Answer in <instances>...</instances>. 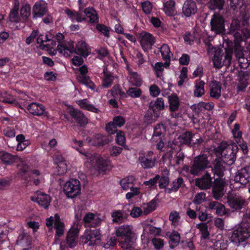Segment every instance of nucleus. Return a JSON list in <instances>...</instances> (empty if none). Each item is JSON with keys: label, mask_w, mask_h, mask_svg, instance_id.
Wrapping results in <instances>:
<instances>
[{"label": "nucleus", "mask_w": 250, "mask_h": 250, "mask_svg": "<svg viewBox=\"0 0 250 250\" xmlns=\"http://www.w3.org/2000/svg\"><path fill=\"white\" fill-rule=\"evenodd\" d=\"M116 235L118 237L119 245L122 248L129 250L133 248L136 235L131 226L124 224L116 228Z\"/></svg>", "instance_id": "obj_1"}, {"label": "nucleus", "mask_w": 250, "mask_h": 250, "mask_svg": "<svg viewBox=\"0 0 250 250\" xmlns=\"http://www.w3.org/2000/svg\"><path fill=\"white\" fill-rule=\"evenodd\" d=\"M59 53L63 54L65 57L70 56L73 53L86 58L90 54L87 44L84 41H79L75 47L73 42H68V45L65 43H61L57 46Z\"/></svg>", "instance_id": "obj_2"}, {"label": "nucleus", "mask_w": 250, "mask_h": 250, "mask_svg": "<svg viewBox=\"0 0 250 250\" xmlns=\"http://www.w3.org/2000/svg\"><path fill=\"white\" fill-rule=\"evenodd\" d=\"M165 108L164 100L157 98L149 103L148 108L144 116L145 122L150 124L155 122L160 117L161 111Z\"/></svg>", "instance_id": "obj_3"}, {"label": "nucleus", "mask_w": 250, "mask_h": 250, "mask_svg": "<svg viewBox=\"0 0 250 250\" xmlns=\"http://www.w3.org/2000/svg\"><path fill=\"white\" fill-rule=\"evenodd\" d=\"M208 158L209 156L205 154L195 157L190 167V174L194 176H200L207 169L209 168L211 166Z\"/></svg>", "instance_id": "obj_4"}, {"label": "nucleus", "mask_w": 250, "mask_h": 250, "mask_svg": "<svg viewBox=\"0 0 250 250\" xmlns=\"http://www.w3.org/2000/svg\"><path fill=\"white\" fill-rule=\"evenodd\" d=\"M217 149L220 153V157L223 158L224 162L227 165H231L235 162L236 153L238 150V147L235 143H233L225 146L221 145L218 146Z\"/></svg>", "instance_id": "obj_5"}, {"label": "nucleus", "mask_w": 250, "mask_h": 250, "mask_svg": "<svg viewBox=\"0 0 250 250\" xmlns=\"http://www.w3.org/2000/svg\"><path fill=\"white\" fill-rule=\"evenodd\" d=\"M233 49L231 48H227L224 53L222 50H216L212 61L213 66L216 68H220L223 65L229 66L231 63Z\"/></svg>", "instance_id": "obj_6"}, {"label": "nucleus", "mask_w": 250, "mask_h": 250, "mask_svg": "<svg viewBox=\"0 0 250 250\" xmlns=\"http://www.w3.org/2000/svg\"><path fill=\"white\" fill-rule=\"evenodd\" d=\"M63 191L68 198H76L81 192V185L80 181L75 178H70L64 184Z\"/></svg>", "instance_id": "obj_7"}, {"label": "nucleus", "mask_w": 250, "mask_h": 250, "mask_svg": "<svg viewBox=\"0 0 250 250\" xmlns=\"http://www.w3.org/2000/svg\"><path fill=\"white\" fill-rule=\"evenodd\" d=\"M240 29L241 21L238 19H233L227 33L233 36V42H230L231 43H234V45L236 47L240 46V43L242 41V36L239 32Z\"/></svg>", "instance_id": "obj_8"}, {"label": "nucleus", "mask_w": 250, "mask_h": 250, "mask_svg": "<svg viewBox=\"0 0 250 250\" xmlns=\"http://www.w3.org/2000/svg\"><path fill=\"white\" fill-rule=\"evenodd\" d=\"M225 20L219 14H214L210 21L211 30L216 34H223L225 31Z\"/></svg>", "instance_id": "obj_9"}, {"label": "nucleus", "mask_w": 250, "mask_h": 250, "mask_svg": "<svg viewBox=\"0 0 250 250\" xmlns=\"http://www.w3.org/2000/svg\"><path fill=\"white\" fill-rule=\"evenodd\" d=\"M250 236V230L249 229L239 227L233 231L230 240L233 243L238 245L241 243L246 241Z\"/></svg>", "instance_id": "obj_10"}, {"label": "nucleus", "mask_w": 250, "mask_h": 250, "mask_svg": "<svg viewBox=\"0 0 250 250\" xmlns=\"http://www.w3.org/2000/svg\"><path fill=\"white\" fill-rule=\"evenodd\" d=\"M139 38L141 47L146 52L152 49L156 42L155 37L151 33L144 31L140 34Z\"/></svg>", "instance_id": "obj_11"}, {"label": "nucleus", "mask_w": 250, "mask_h": 250, "mask_svg": "<svg viewBox=\"0 0 250 250\" xmlns=\"http://www.w3.org/2000/svg\"><path fill=\"white\" fill-rule=\"evenodd\" d=\"M27 109L33 116H43L47 118L49 117V112L46 110L44 106L41 104L32 102L27 106Z\"/></svg>", "instance_id": "obj_12"}, {"label": "nucleus", "mask_w": 250, "mask_h": 250, "mask_svg": "<svg viewBox=\"0 0 250 250\" xmlns=\"http://www.w3.org/2000/svg\"><path fill=\"white\" fill-rule=\"evenodd\" d=\"M125 123V120L124 117L120 115L115 116L112 122H109L106 125L105 131L109 134H114L118 131L117 127H122Z\"/></svg>", "instance_id": "obj_13"}, {"label": "nucleus", "mask_w": 250, "mask_h": 250, "mask_svg": "<svg viewBox=\"0 0 250 250\" xmlns=\"http://www.w3.org/2000/svg\"><path fill=\"white\" fill-rule=\"evenodd\" d=\"M154 152L148 151L145 156H140L138 160L141 167L144 169H149L153 167L156 162L155 157L153 156Z\"/></svg>", "instance_id": "obj_14"}, {"label": "nucleus", "mask_w": 250, "mask_h": 250, "mask_svg": "<svg viewBox=\"0 0 250 250\" xmlns=\"http://www.w3.org/2000/svg\"><path fill=\"white\" fill-rule=\"evenodd\" d=\"M69 115L71 117L73 122L77 124L79 126L85 127L88 123L87 117L80 110L73 109L69 111Z\"/></svg>", "instance_id": "obj_15"}, {"label": "nucleus", "mask_w": 250, "mask_h": 250, "mask_svg": "<svg viewBox=\"0 0 250 250\" xmlns=\"http://www.w3.org/2000/svg\"><path fill=\"white\" fill-rule=\"evenodd\" d=\"M225 183L221 178L214 179L212 184V193L213 197L216 200L222 198L224 195Z\"/></svg>", "instance_id": "obj_16"}, {"label": "nucleus", "mask_w": 250, "mask_h": 250, "mask_svg": "<svg viewBox=\"0 0 250 250\" xmlns=\"http://www.w3.org/2000/svg\"><path fill=\"white\" fill-rule=\"evenodd\" d=\"M234 180L242 185H250V166L238 170L234 177Z\"/></svg>", "instance_id": "obj_17"}, {"label": "nucleus", "mask_w": 250, "mask_h": 250, "mask_svg": "<svg viewBox=\"0 0 250 250\" xmlns=\"http://www.w3.org/2000/svg\"><path fill=\"white\" fill-rule=\"evenodd\" d=\"M85 243L88 245L93 246L96 244L97 241L101 239V234L100 229H86L84 233Z\"/></svg>", "instance_id": "obj_18"}, {"label": "nucleus", "mask_w": 250, "mask_h": 250, "mask_svg": "<svg viewBox=\"0 0 250 250\" xmlns=\"http://www.w3.org/2000/svg\"><path fill=\"white\" fill-rule=\"evenodd\" d=\"M196 3L193 0H186L182 7L183 17L189 18L197 12Z\"/></svg>", "instance_id": "obj_19"}, {"label": "nucleus", "mask_w": 250, "mask_h": 250, "mask_svg": "<svg viewBox=\"0 0 250 250\" xmlns=\"http://www.w3.org/2000/svg\"><path fill=\"white\" fill-rule=\"evenodd\" d=\"M102 221L99 215L92 212H88L85 214L82 222H83L85 226L96 228L100 226Z\"/></svg>", "instance_id": "obj_20"}, {"label": "nucleus", "mask_w": 250, "mask_h": 250, "mask_svg": "<svg viewBox=\"0 0 250 250\" xmlns=\"http://www.w3.org/2000/svg\"><path fill=\"white\" fill-rule=\"evenodd\" d=\"M47 12V3L42 1H37L33 6V19L42 18Z\"/></svg>", "instance_id": "obj_21"}, {"label": "nucleus", "mask_w": 250, "mask_h": 250, "mask_svg": "<svg viewBox=\"0 0 250 250\" xmlns=\"http://www.w3.org/2000/svg\"><path fill=\"white\" fill-rule=\"evenodd\" d=\"M213 183L212 178L208 172L195 180V185L202 190L210 189L212 186Z\"/></svg>", "instance_id": "obj_22"}, {"label": "nucleus", "mask_w": 250, "mask_h": 250, "mask_svg": "<svg viewBox=\"0 0 250 250\" xmlns=\"http://www.w3.org/2000/svg\"><path fill=\"white\" fill-rule=\"evenodd\" d=\"M226 163L224 162L223 158L217 157L213 162L212 171L214 175L219 178H222L224 175L225 167L224 165Z\"/></svg>", "instance_id": "obj_23"}, {"label": "nucleus", "mask_w": 250, "mask_h": 250, "mask_svg": "<svg viewBox=\"0 0 250 250\" xmlns=\"http://www.w3.org/2000/svg\"><path fill=\"white\" fill-rule=\"evenodd\" d=\"M227 202L230 208L239 210L243 208L245 200L241 197L229 195L227 198Z\"/></svg>", "instance_id": "obj_24"}, {"label": "nucleus", "mask_w": 250, "mask_h": 250, "mask_svg": "<svg viewBox=\"0 0 250 250\" xmlns=\"http://www.w3.org/2000/svg\"><path fill=\"white\" fill-rule=\"evenodd\" d=\"M79 232L77 226L76 228H71L67 232L66 240L69 247L72 248L77 245Z\"/></svg>", "instance_id": "obj_25"}, {"label": "nucleus", "mask_w": 250, "mask_h": 250, "mask_svg": "<svg viewBox=\"0 0 250 250\" xmlns=\"http://www.w3.org/2000/svg\"><path fill=\"white\" fill-rule=\"evenodd\" d=\"M83 13L87 18H89V22L91 24L98 23L99 22V17L97 11L93 7H88L83 10Z\"/></svg>", "instance_id": "obj_26"}, {"label": "nucleus", "mask_w": 250, "mask_h": 250, "mask_svg": "<svg viewBox=\"0 0 250 250\" xmlns=\"http://www.w3.org/2000/svg\"><path fill=\"white\" fill-rule=\"evenodd\" d=\"M31 200L36 202L40 206L47 208L50 205L51 198L48 194L41 193L38 194L37 197L35 199L32 197Z\"/></svg>", "instance_id": "obj_27"}, {"label": "nucleus", "mask_w": 250, "mask_h": 250, "mask_svg": "<svg viewBox=\"0 0 250 250\" xmlns=\"http://www.w3.org/2000/svg\"><path fill=\"white\" fill-rule=\"evenodd\" d=\"M111 95L119 101H121L127 98L126 93L123 91L119 84H115L109 90Z\"/></svg>", "instance_id": "obj_28"}, {"label": "nucleus", "mask_w": 250, "mask_h": 250, "mask_svg": "<svg viewBox=\"0 0 250 250\" xmlns=\"http://www.w3.org/2000/svg\"><path fill=\"white\" fill-rule=\"evenodd\" d=\"M112 141V138L109 137L103 136L99 133L94 136L92 141V145L97 146H101L108 144Z\"/></svg>", "instance_id": "obj_29"}, {"label": "nucleus", "mask_w": 250, "mask_h": 250, "mask_svg": "<svg viewBox=\"0 0 250 250\" xmlns=\"http://www.w3.org/2000/svg\"><path fill=\"white\" fill-rule=\"evenodd\" d=\"M0 97L3 99L2 103L13 104L14 106H19V103L17 100L16 96L9 94L7 91L2 92L0 91Z\"/></svg>", "instance_id": "obj_30"}, {"label": "nucleus", "mask_w": 250, "mask_h": 250, "mask_svg": "<svg viewBox=\"0 0 250 250\" xmlns=\"http://www.w3.org/2000/svg\"><path fill=\"white\" fill-rule=\"evenodd\" d=\"M169 104V110L171 112L177 111L180 106V101L178 96L175 94H171L168 97Z\"/></svg>", "instance_id": "obj_31"}, {"label": "nucleus", "mask_w": 250, "mask_h": 250, "mask_svg": "<svg viewBox=\"0 0 250 250\" xmlns=\"http://www.w3.org/2000/svg\"><path fill=\"white\" fill-rule=\"evenodd\" d=\"M210 95L211 97L218 99L221 96V83L215 80L211 81Z\"/></svg>", "instance_id": "obj_32"}, {"label": "nucleus", "mask_w": 250, "mask_h": 250, "mask_svg": "<svg viewBox=\"0 0 250 250\" xmlns=\"http://www.w3.org/2000/svg\"><path fill=\"white\" fill-rule=\"evenodd\" d=\"M163 11L169 17L174 16L175 12V2L174 0H169L163 3Z\"/></svg>", "instance_id": "obj_33"}, {"label": "nucleus", "mask_w": 250, "mask_h": 250, "mask_svg": "<svg viewBox=\"0 0 250 250\" xmlns=\"http://www.w3.org/2000/svg\"><path fill=\"white\" fill-rule=\"evenodd\" d=\"M169 171L167 169L163 170L161 175H159V179L158 181L160 189H164L167 187L169 183Z\"/></svg>", "instance_id": "obj_34"}, {"label": "nucleus", "mask_w": 250, "mask_h": 250, "mask_svg": "<svg viewBox=\"0 0 250 250\" xmlns=\"http://www.w3.org/2000/svg\"><path fill=\"white\" fill-rule=\"evenodd\" d=\"M31 7L28 3L23 4L20 9V17L23 21L26 22L29 20V18L31 15Z\"/></svg>", "instance_id": "obj_35"}, {"label": "nucleus", "mask_w": 250, "mask_h": 250, "mask_svg": "<svg viewBox=\"0 0 250 250\" xmlns=\"http://www.w3.org/2000/svg\"><path fill=\"white\" fill-rule=\"evenodd\" d=\"M16 156L4 150L0 151V160L2 164L10 165L16 161Z\"/></svg>", "instance_id": "obj_36"}, {"label": "nucleus", "mask_w": 250, "mask_h": 250, "mask_svg": "<svg viewBox=\"0 0 250 250\" xmlns=\"http://www.w3.org/2000/svg\"><path fill=\"white\" fill-rule=\"evenodd\" d=\"M65 13L72 21H76L77 22H81L86 20L85 17H82V13L67 9L65 10Z\"/></svg>", "instance_id": "obj_37"}, {"label": "nucleus", "mask_w": 250, "mask_h": 250, "mask_svg": "<svg viewBox=\"0 0 250 250\" xmlns=\"http://www.w3.org/2000/svg\"><path fill=\"white\" fill-rule=\"evenodd\" d=\"M194 135V134L191 131H185L180 135L179 137L180 142L182 144L190 146L191 144L192 138Z\"/></svg>", "instance_id": "obj_38"}, {"label": "nucleus", "mask_w": 250, "mask_h": 250, "mask_svg": "<svg viewBox=\"0 0 250 250\" xmlns=\"http://www.w3.org/2000/svg\"><path fill=\"white\" fill-rule=\"evenodd\" d=\"M205 83L202 80H196L195 89L193 91L194 96L200 97L205 94L204 86Z\"/></svg>", "instance_id": "obj_39"}, {"label": "nucleus", "mask_w": 250, "mask_h": 250, "mask_svg": "<svg viewBox=\"0 0 250 250\" xmlns=\"http://www.w3.org/2000/svg\"><path fill=\"white\" fill-rule=\"evenodd\" d=\"M169 247L171 249L176 247L179 243L181 237L179 233L173 230L169 235Z\"/></svg>", "instance_id": "obj_40"}, {"label": "nucleus", "mask_w": 250, "mask_h": 250, "mask_svg": "<svg viewBox=\"0 0 250 250\" xmlns=\"http://www.w3.org/2000/svg\"><path fill=\"white\" fill-rule=\"evenodd\" d=\"M79 105L83 109L93 112L94 113H98L100 110L95 107L93 105L88 104L87 99H83L79 101Z\"/></svg>", "instance_id": "obj_41"}, {"label": "nucleus", "mask_w": 250, "mask_h": 250, "mask_svg": "<svg viewBox=\"0 0 250 250\" xmlns=\"http://www.w3.org/2000/svg\"><path fill=\"white\" fill-rule=\"evenodd\" d=\"M166 132V125L164 124H158L154 128L152 138L159 137L161 139L162 135H164Z\"/></svg>", "instance_id": "obj_42"}, {"label": "nucleus", "mask_w": 250, "mask_h": 250, "mask_svg": "<svg viewBox=\"0 0 250 250\" xmlns=\"http://www.w3.org/2000/svg\"><path fill=\"white\" fill-rule=\"evenodd\" d=\"M41 172L38 169H32L30 171L29 174V177L30 179L29 181L31 182L33 185L38 186L40 184V180L39 176L40 175Z\"/></svg>", "instance_id": "obj_43"}, {"label": "nucleus", "mask_w": 250, "mask_h": 250, "mask_svg": "<svg viewBox=\"0 0 250 250\" xmlns=\"http://www.w3.org/2000/svg\"><path fill=\"white\" fill-rule=\"evenodd\" d=\"M32 242V237L25 233L20 234L17 238V244H24L27 246L31 245Z\"/></svg>", "instance_id": "obj_44"}, {"label": "nucleus", "mask_w": 250, "mask_h": 250, "mask_svg": "<svg viewBox=\"0 0 250 250\" xmlns=\"http://www.w3.org/2000/svg\"><path fill=\"white\" fill-rule=\"evenodd\" d=\"M104 78L102 80V86L105 88H109L112 84L114 77L111 73H107L104 71Z\"/></svg>", "instance_id": "obj_45"}, {"label": "nucleus", "mask_w": 250, "mask_h": 250, "mask_svg": "<svg viewBox=\"0 0 250 250\" xmlns=\"http://www.w3.org/2000/svg\"><path fill=\"white\" fill-rule=\"evenodd\" d=\"M79 81L81 83L84 84L92 90H94L96 87L95 83L90 80L89 77L87 75L80 76Z\"/></svg>", "instance_id": "obj_46"}, {"label": "nucleus", "mask_w": 250, "mask_h": 250, "mask_svg": "<svg viewBox=\"0 0 250 250\" xmlns=\"http://www.w3.org/2000/svg\"><path fill=\"white\" fill-rule=\"evenodd\" d=\"M224 0H209L208 6L211 10L222 9L224 4Z\"/></svg>", "instance_id": "obj_47"}, {"label": "nucleus", "mask_w": 250, "mask_h": 250, "mask_svg": "<svg viewBox=\"0 0 250 250\" xmlns=\"http://www.w3.org/2000/svg\"><path fill=\"white\" fill-rule=\"evenodd\" d=\"M142 93V90L140 88L137 87H129L126 92L127 97L129 96L132 98L140 97Z\"/></svg>", "instance_id": "obj_48"}, {"label": "nucleus", "mask_w": 250, "mask_h": 250, "mask_svg": "<svg viewBox=\"0 0 250 250\" xmlns=\"http://www.w3.org/2000/svg\"><path fill=\"white\" fill-rule=\"evenodd\" d=\"M96 29L105 37L108 38L110 37V27L104 24L97 23Z\"/></svg>", "instance_id": "obj_49"}, {"label": "nucleus", "mask_w": 250, "mask_h": 250, "mask_svg": "<svg viewBox=\"0 0 250 250\" xmlns=\"http://www.w3.org/2000/svg\"><path fill=\"white\" fill-rule=\"evenodd\" d=\"M130 79L134 86L140 87L142 84V80L137 72H132L130 74Z\"/></svg>", "instance_id": "obj_50"}, {"label": "nucleus", "mask_w": 250, "mask_h": 250, "mask_svg": "<svg viewBox=\"0 0 250 250\" xmlns=\"http://www.w3.org/2000/svg\"><path fill=\"white\" fill-rule=\"evenodd\" d=\"M97 163L99 170L105 171L108 169L110 161L103 158H100L97 160Z\"/></svg>", "instance_id": "obj_51"}, {"label": "nucleus", "mask_w": 250, "mask_h": 250, "mask_svg": "<svg viewBox=\"0 0 250 250\" xmlns=\"http://www.w3.org/2000/svg\"><path fill=\"white\" fill-rule=\"evenodd\" d=\"M54 228L56 230L55 238V239H58L64 233V224L63 223H60L57 224H54Z\"/></svg>", "instance_id": "obj_52"}, {"label": "nucleus", "mask_w": 250, "mask_h": 250, "mask_svg": "<svg viewBox=\"0 0 250 250\" xmlns=\"http://www.w3.org/2000/svg\"><path fill=\"white\" fill-rule=\"evenodd\" d=\"M184 186V180L181 177H178L171 184V186H172L173 189L175 190V192H176L180 188L183 187Z\"/></svg>", "instance_id": "obj_53"}, {"label": "nucleus", "mask_w": 250, "mask_h": 250, "mask_svg": "<svg viewBox=\"0 0 250 250\" xmlns=\"http://www.w3.org/2000/svg\"><path fill=\"white\" fill-rule=\"evenodd\" d=\"M185 158V156L183 152H177L172 160L174 162V165L175 166H178L183 164Z\"/></svg>", "instance_id": "obj_54"}, {"label": "nucleus", "mask_w": 250, "mask_h": 250, "mask_svg": "<svg viewBox=\"0 0 250 250\" xmlns=\"http://www.w3.org/2000/svg\"><path fill=\"white\" fill-rule=\"evenodd\" d=\"M120 185L122 189L124 190H127L129 188H132L134 186L133 182L129 179L128 177L124 178L120 180Z\"/></svg>", "instance_id": "obj_55"}, {"label": "nucleus", "mask_w": 250, "mask_h": 250, "mask_svg": "<svg viewBox=\"0 0 250 250\" xmlns=\"http://www.w3.org/2000/svg\"><path fill=\"white\" fill-rule=\"evenodd\" d=\"M160 52L163 58L171 57L172 53L171 52L169 46L166 43H164L160 47Z\"/></svg>", "instance_id": "obj_56"}, {"label": "nucleus", "mask_w": 250, "mask_h": 250, "mask_svg": "<svg viewBox=\"0 0 250 250\" xmlns=\"http://www.w3.org/2000/svg\"><path fill=\"white\" fill-rule=\"evenodd\" d=\"M197 228L199 229L203 238L204 239H207L208 237L209 233L208 231V226L206 224L204 223H200L197 225Z\"/></svg>", "instance_id": "obj_57"}, {"label": "nucleus", "mask_w": 250, "mask_h": 250, "mask_svg": "<svg viewBox=\"0 0 250 250\" xmlns=\"http://www.w3.org/2000/svg\"><path fill=\"white\" fill-rule=\"evenodd\" d=\"M248 85V82L247 80L241 77L237 85V93L244 92Z\"/></svg>", "instance_id": "obj_58"}, {"label": "nucleus", "mask_w": 250, "mask_h": 250, "mask_svg": "<svg viewBox=\"0 0 250 250\" xmlns=\"http://www.w3.org/2000/svg\"><path fill=\"white\" fill-rule=\"evenodd\" d=\"M116 137V142L120 146H123L125 143V133L122 130H118Z\"/></svg>", "instance_id": "obj_59"}, {"label": "nucleus", "mask_w": 250, "mask_h": 250, "mask_svg": "<svg viewBox=\"0 0 250 250\" xmlns=\"http://www.w3.org/2000/svg\"><path fill=\"white\" fill-rule=\"evenodd\" d=\"M111 216L113 218L112 220L113 222L121 223L124 220L123 213L120 210L113 212Z\"/></svg>", "instance_id": "obj_60"}, {"label": "nucleus", "mask_w": 250, "mask_h": 250, "mask_svg": "<svg viewBox=\"0 0 250 250\" xmlns=\"http://www.w3.org/2000/svg\"><path fill=\"white\" fill-rule=\"evenodd\" d=\"M142 8L146 14H149L152 10V4L148 0H146L141 3Z\"/></svg>", "instance_id": "obj_61"}, {"label": "nucleus", "mask_w": 250, "mask_h": 250, "mask_svg": "<svg viewBox=\"0 0 250 250\" xmlns=\"http://www.w3.org/2000/svg\"><path fill=\"white\" fill-rule=\"evenodd\" d=\"M9 20L11 22L19 23L21 21V18L18 13L11 11L8 16Z\"/></svg>", "instance_id": "obj_62"}, {"label": "nucleus", "mask_w": 250, "mask_h": 250, "mask_svg": "<svg viewBox=\"0 0 250 250\" xmlns=\"http://www.w3.org/2000/svg\"><path fill=\"white\" fill-rule=\"evenodd\" d=\"M159 179V175L156 174L153 178H150L148 181H145L144 182V185L146 186H149L150 188L156 187V184L158 183Z\"/></svg>", "instance_id": "obj_63"}, {"label": "nucleus", "mask_w": 250, "mask_h": 250, "mask_svg": "<svg viewBox=\"0 0 250 250\" xmlns=\"http://www.w3.org/2000/svg\"><path fill=\"white\" fill-rule=\"evenodd\" d=\"M227 2L229 3L230 6L236 10L237 8H240L243 3V0H227Z\"/></svg>", "instance_id": "obj_64"}]
</instances>
